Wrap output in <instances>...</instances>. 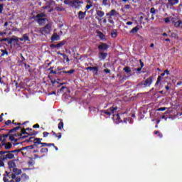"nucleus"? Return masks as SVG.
<instances>
[{
  "label": "nucleus",
  "mask_w": 182,
  "mask_h": 182,
  "mask_svg": "<svg viewBox=\"0 0 182 182\" xmlns=\"http://www.w3.org/2000/svg\"><path fill=\"white\" fill-rule=\"evenodd\" d=\"M13 173L5 171L4 174V182H21V174H22V170L18 168H15L11 170Z\"/></svg>",
  "instance_id": "f257e3e1"
},
{
  "label": "nucleus",
  "mask_w": 182,
  "mask_h": 182,
  "mask_svg": "<svg viewBox=\"0 0 182 182\" xmlns=\"http://www.w3.org/2000/svg\"><path fill=\"white\" fill-rule=\"evenodd\" d=\"M3 152H5V154L0 156V167H5V164L4 161L15 159V155L12 153L11 151H3Z\"/></svg>",
  "instance_id": "f03ea898"
},
{
  "label": "nucleus",
  "mask_w": 182,
  "mask_h": 182,
  "mask_svg": "<svg viewBox=\"0 0 182 182\" xmlns=\"http://www.w3.org/2000/svg\"><path fill=\"white\" fill-rule=\"evenodd\" d=\"M33 142V149H42V147H45L46 146H53V144H48L46 142H42V138H36L34 139Z\"/></svg>",
  "instance_id": "7ed1b4c3"
},
{
  "label": "nucleus",
  "mask_w": 182,
  "mask_h": 182,
  "mask_svg": "<svg viewBox=\"0 0 182 182\" xmlns=\"http://www.w3.org/2000/svg\"><path fill=\"white\" fill-rule=\"evenodd\" d=\"M118 109L119 107H117V106L113 105L112 107H109L107 110L102 109L100 112L101 113H104V114H106L107 116H112V114H113V113H114V112Z\"/></svg>",
  "instance_id": "20e7f679"
},
{
  "label": "nucleus",
  "mask_w": 182,
  "mask_h": 182,
  "mask_svg": "<svg viewBox=\"0 0 182 182\" xmlns=\"http://www.w3.org/2000/svg\"><path fill=\"white\" fill-rule=\"evenodd\" d=\"M117 11L115 9H112L109 13H107L106 15L108 16V22L114 25V21H113L112 16H116Z\"/></svg>",
  "instance_id": "39448f33"
},
{
  "label": "nucleus",
  "mask_w": 182,
  "mask_h": 182,
  "mask_svg": "<svg viewBox=\"0 0 182 182\" xmlns=\"http://www.w3.org/2000/svg\"><path fill=\"white\" fill-rule=\"evenodd\" d=\"M68 43V41L66 40H63L62 41H60L58 44H50V48L51 49H60L61 48H63L65 45Z\"/></svg>",
  "instance_id": "423d86ee"
},
{
  "label": "nucleus",
  "mask_w": 182,
  "mask_h": 182,
  "mask_svg": "<svg viewBox=\"0 0 182 182\" xmlns=\"http://www.w3.org/2000/svg\"><path fill=\"white\" fill-rule=\"evenodd\" d=\"M52 31V26L50 25V23H48L46 24L44 27H43L41 28V32H43V33H50V32Z\"/></svg>",
  "instance_id": "0eeeda50"
},
{
  "label": "nucleus",
  "mask_w": 182,
  "mask_h": 182,
  "mask_svg": "<svg viewBox=\"0 0 182 182\" xmlns=\"http://www.w3.org/2000/svg\"><path fill=\"white\" fill-rule=\"evenodd\" d=\"M171 21L176 28H181L182 29V21L177 20L176 18H172Z\"/></svg>",
  "instance_id": "6e6552de"
},
{
  "label": "nucleus",
  "mask_w": 182,
  "mask_h": 182,
  "mask_svg": "<svg viewBox=\"0 0 182 182\" xmlns=\"http://www.w3.org/2000/svg\"><path fill=\"white\" fill-rule=\"evenodd\" d=\"M107 49H109V45L105 43H101V44L98 46V50L100 51L105 52V50H107Z\"/></svg>",
  "instance_id": "1a4fd4ad"
},
{
  "label": "nucleus",
  "mask_w": 182,
  "mask_h": 182,
  "mask_svg": "<svg viewBox=\"0 0 182 182\" xmlns=\"http://www.w3.org/2000/svg\"><path fill=\"white\" fill-rule=\"evenodd\" d=\"M85 70H92L94 75H99V67H87L85 68Z\"/></svg>",
  "instance_id": "9d476101"
},
{
  "label": "nucleus",
  "mask_w": 182,
  "mask_h": 182,
  "mask_svg": "<svg viewBox=\"0 0 182 182\" xmlns=\"http://www.w3.org/2000/svg\"><path fill=\"white\" fill-rule=\"evenodd\" d=\"M154 77L153 76H150L146 80H144V87H150L151 83H153V79Z\"/></svg>",
  "instance_id": "9b49d317"
},
{
  "label": "nucleus",
  "mask_w": 182,
  "mask_h": 182,
  "mask_svg": "<svg viewBox=\"0 0 182 182\" xmlns=\"http://www.w3.org/2000/svg\"><path fill=\"white\" fill-rule=\"evenodd\" d=\"M96 13H97L96 19H97V21H102V18L105 16V11H100V10H96Z\"/></svg>",
  "instance_id": "f8f14e48"
},
{
  "label": "nucleus",
  "mask_w": 182,
  "mask_h": 182,
  "mask_svg": "<svg viewBox=\"0 0 182 182\" xmlns=\"http://www.w3.org/2000/svg\"><path fill=\"white\" fill-rule=\"evenodd\" d=\"M8 166L10 171H12L14 168H16V164L15 163V160H11L8 162Z\"/></svg>",
  "instance_id": "ddd939ff"
},
{
  "label": "nucleus",
  "mask_w": 182,
  "mask_h": 182,
  "mask_svg": "<svg viewBox=\"0 0 182 182\" xmlns=\"http://www.w3.org/2000/svg\"><path fill=\"white\" fill-rule=\"evenodd\" d=\"M166 76V74L164 73H161L160 75L158 76L157 80L155 83V87L159 86V85H161V79Z\"/></svg>",
  "instance_id": "4468645a"
},
{
  "label": "nucleus",
  "mask_w": 182,
  "mask_h": 182,
  "mask_svg": "<svg viewBox=\"0 0 182 182\" xmlns=\"http://www.w3.org/2000/svg\"><path fill=\"white\" fill-rule=\"evenodd\" d=\"M107 53H103V52H100L98 54V58L100 60H105L107 58Z\"/></svg>",
  "instance_id": "2eb2a0df"
},
{
  "label": "nucleus",
  "mask_w": 182,
  "mask_h": 182,
  "mask_svg": "<svg viewBox=\"0 0 182 182\" xmlns=\"http://www.w3.org/2000/svg\"><path fill=\"white\" fill-rule=\"evenodd\" d=\"M52 42H55V41H60V36L58 35V33H54L51 36Z\"/></svg>",
  "instance_id": "dca6fc26"
},
{
  "label": "nucleus",
  "mask_w": 182,
  "mask_h": 182,
  "mask_svg": "<svg viewBox=\"0 0 182 182\" xmlns=\"http://www.w3.org/2000/svg\"><path fill=\"white\" fill-rule=\"evenodd\" d=\"M2 146H4V149L6 150H9L10 149L12 148V144L11 142H8V143L3 142Z\"/></svg>",
  "instance_id": "f3484780"
},
{
  "label": "nucleus",
  "mask_w": 182,
  "mask_h": 182,
  "mask_svg": "<svg viewBox=\"0 0 182 182\" xmlns=\"http://www.w3.org/2000/svg\"><path fill=\"white\" fill-rule=\"evenodd\" d=\"M61 73H65V74H68V75H72L73 73H75V69H71L68 71L66 70H63L60 72L58 73V75H60Z\"/></svg>",
  "instance_id": "a211bd4d"
},
{
  "label": "nucleus",
  "mask_w": 182,
  "mask_h": 182,
  "mask_svg": "<svg viewBox=\"0 0 182 182\" xmlns=\"http://www.w3.org/2000/svg\"><path fill=\"white\" fill-rule=\"evenodd\" d=\"M179 1L178 0H168V4L170 6H174V5H177L178 4Z\"/></svg>",
  "instance_id": "6ab92c4d"
},
{
  "label": "nucleus",
  "mask_w": 182,
  "mask_h": 182,
  "mask_svg": "<svg viewBox=\"0 0 182 182\" xmlns=\"http://www.w3.org/2000/svg\"><path fill=\"white\" fill-rule=\"evenodd\" d=\"M21 181H28L29 180V176L26 173H23L21 176Z\"/></svg>",
  "instance_id": "aec40b11"
},
{
  "label": "nucleus",
  "mask_w": 182,
  "mask_h": 182,
  "mask_svg": "<svg viewBox=\"0 0 182 182\" xmlns=\"http://www.w3.org/2000/svg\"><path fill=\"white\" fill-rule=\"evenodd\" d=\"M85 16H86V12H83L82 11L78 12V18L85 19Z\"/></svg>",
  "instance_id": "412c9836"
},
{
  "label": "nucleus",
  "mask_w": 182,
  "mask_h": 182,
  "mask_svg": "<svg viewBox=\"0 0 182 182\" xmlns=\"http://www.w3.org/2000/svg\"><path fill=\"white\" fill-rule=\"evenodd\" d=\"M37 22L39 25H45V23H46V18H38Z\"/></svg>",
  "instance_id": "4be33fe9"
},
{
  "label": "nucleus",
  "mask_w": 182,
  "mask_h": 182,
  "mask_svg": "<svg viewBox=\"0 0 182 182\" xmlns=\"http://www.w3.org/2000/svg\"><path fill=\"white\" fill-rule=\"evenodd\" d=\"M119 77V81L120 83H124L125 80H127V76L117 75Z\"/></svg>",
  "instance_id": "5701e85b"
},
{
  "label": "nucleus",
  "mask_w": 182,
  "mask_h": 182,
  "mask_svg": "<svg viewBox=\"0 0 182 182\" xmlns=\"http://www.w3.org/2000/svg\"><path fill=\"white\" fill-rule=\"evenodd\" d=\"M73 1L71 0H64V4L65 5H69L70 6H74Z\"/></svg>",
  "instance_id": "b1692460"
},
{
  "label": "nucleus",
  "mask_w": 182,
  "mask_h": 182,
  "mask_svg": "<svg viewBox=\"0 0 182 182\" xmlns=\"http://www.w3.org/2000/svg\"><path fill=\"white\" fill-rule=\"evenodd\" d=\"M139 26H136L130 31V33H137V32H139Z\"/></svg>",
  "instance_id": "393cba45"
},
{
  "label": "nucleus",
  "mask_w": 182,
  "mask_h": 182,
  "mask_svg": "<svg viewBox=\"0 0 182 182\" xmlns=\"http://www.w3.org/2000/svg\"><path fill=\"white\" fill-rule=\"evenodd\" d=\"M59 120L60 122L58 123V127L59 130H62V129H63V126H64L63 121L60 119Z\"/></svg>",
  "instance_id": "a878e982"
},
{
  "label": "nucleus",
  "mask_w": 182,
  "mask_h": 182,
  "mask_svg": "<svg viewBox=\"0 0 182 182\" xmlns=\"http://www.w3.org/2000/svg\"><path fill=\"white\" fill-rule=\"evenodd\" d=\"M21 150H33V145H30V146H25V147H22L21 148Z\"/></svg>",
  "instance_id": "bb28decb"
},
{
  "label": "nucleus",
  "mask_w": 182,
  "mask_h": 182,
  "mask_svg": "<svg viewBox=\"0 0 182 182\" xmlns=\"http://www.w3.org/2000/svg\"><path fill=\"white\" fill-rule=\"evenodd\" d=\"M111 36H112V38H117V30H116V29L112 30V32H111Z\"/></svg>",
  "instance_id": "cd10ccee"
},
{
  "label": "nucleus",
  "mask_w": 182,
  "mask_h": 182,
  "mask_svg": "<svg viewBox=\"0 0 182 182\" xmlns=\"http://www.w3.org/2000/svg\"><path fill=\"white\" fill-rule=\"evenodd\" d=\"M45 16H46V14H45V13H41V14H37L36 18L37 19H39V18H45Z\"/></svg>",
  "instance_id": "c85d7f7f"
},
{
  "label": "nucleus",
  "mask_w": 182,
  "mask_h": 182,
  "mask_svg": "<svg viewBox=\"0 0 182 182\" xmlns=\"http://www.w3.org/2000/svg\"><path fill=\"white\" fill-rule=\"evenodd\" d=\"M36 139L35 136H31L28 139L26 140V143H34Z\"/></svg>",
  "instance_id": "c756f323"
},
{
  "label": "nucleus",
  "mask_w": 182,
  "mask_h": 182,
  "mask_svg": "<svg viewBox=\"0 0 182 182\" xmlns=\"http://www.w3.org/2000/svg\"><path fill=\"white\" fill-rule=\"evenodd\" d=\"M14 41L18 42V38H9V40L7 41L9 45H11Z\"/></svg>",
  "instance_id": "7c9ffc66"
},
{
  "label": "nucleus",
  "mask_w": 182,
  "mask_h": 182,
  "mask_svg": "<svg viewBox=\"0 0 182 182\" xmlns=\"http://www.w3.org/2000/svg\"><path fill=\"white\" fill-rule=\"evenodd\" d=\"M117 123H122L123 120H122V118H120V114H117Z\"/></svg>",
  "instance_id": "2f4dec72"
},
{
  "label": "nucleus",
  "mask_w": 182,
  "mask_h": 182,
  "mask_svg": "<svg viewBox=\"0 0 182 182\" xmlns=\"http://www.w3.org/2000/svg\"><path fill=\"white\" fill-rule=\"evenodd\" d=\"M23 39L24 41V42H29L31 40H29V37L28 36V33H25L23 36Z\"/></svg>",
  "instance_id": "473e14b6"
},
{
  "label": "nucleus",
  "mask_w": 182,
  "mask_h": 182,
  "mask_svg": "<svg viewBox=\"0 0 182 182\" xmlns=\"http://www.w3.org/2000/svg\"><path fill=\"white\" fill-rule=\"evenodd\" d=\"M38 134V132L33 130L30 132H28V136H36Z\"/></svg>",
  "instance_id": "72a5a7b5"
},
{
  "label": "nucleus",
  "mask_w": 182,
  "mask_h": 182,
  "mask_svg": "<svg viewBox=\"0 0 182 182\" xmlns=\"http://www.w3.org/2000/svg\"><path fill=\"white\" fill-rule=\"evenodd\" d=\"M49 151V149H48V148H44L43 146L41 147V150H40V152L41 153H46L48 154V152Z\"/></svg>",
  "instance_id": "f704fd0d"
},
{
  "label": "nucleus",
  "mask_w": 182,
  "mask_h": 182,
  "mask_svg": "<svg viewBox=\"0 0 182 182\" xmlns=\"http://www.w3.org/2000/svg\"><path fill=\"white\" fill-rule=\"evenodd\" d=\"M1 137L3 139V143H5V141H6V138L9 137V134H3L1 135Z\"/></svg>",
  "instance_id": "c9c22d12"
},
{
  "label": "nucleus",
  "mask_w": 182,
  "mask_h": 182,
  "mask_svg": "<svg viewBox=\"0 0 182 182\" xmlns=\"http://www.w3.org/2000/svg\"><path fill=\"white\" fill-rule=\"evenodd\" d=\"M136 87H140V89L145 87H144V81H141V82L138 83Z\"/></svg>",
  "instance_id": "e433bc0d"
},
{
  "label": "nucleus",
  "mask_w": 182,
  "mask_h": 182,
  "mask_svg": "<svg viewBox=\"0 0 182 182\" xmlns=\"http://www.w3.org/2000/svg\"><path fill=\"white\" fill-rule=\"evenodd\" d=\"M1 52H2V53H1V57H2V56H5V55H9L8 50H7L6 49H5V50H1Z\"/></svg>",
  "instance_id": "4c0bfd02"
},
{
  "label": "nucleus",
  "mask_w": 182,
  "mask_h": 182,
  "mask_svg": "<svg viewBox=\"0 0 182 182\" xmlns=\"http://www.w3.org/2000/svg\"><path fill=\"white\" fill-rule=\"evenodd\" d=\"M123 70H124L126 73H130V72H132V70H130V67H125L123 68Z\"/></svg>",
  "instance_id": "58836bf2"
},
{
  "label": "nucleus",
  "mask_w": 182,
  "mask_h": 182,
  "mask_svg": "<svg viewBox=\"0 0 182 182\" xmlns=\"http://www.w3.org/2000/svg\"><path fill=\"white\" fill-rule=\"evenodd\" d=\"M53 144V145H50V146H47L48 147H54L55 150L56 151H58V150H59V149H58V146H55V144H52V143H50V144Z\"/></svg>",
  "instance_id": "ea45409f"
},
{
  "label": "nucleus",
  "mask_w": 182,
  "mask_h": 182,
  "mask_svg": "<svg viewBox=\"0 0 182 182\" xmlns=\"http://www.w3.org/2000/svg\"><path fill=\"white\" fill-rule=\"evenodd\" d=\"M21 151H23V149H22V148L21 149H16V150H12L11 151V153H21Z\"/></svg>",
  "instance_id": "a19ab883"
},
{
  "label": "nucleus",
  "mask_w": 182,
  "mask_h": 182,
  "mask_svg": "<svg viewBox=\"0 0 182 182\" xmlns=\"http://www.w3.org/2000/svg\"><path fill=\"white\" fill-rule=\"evenodd\" d=\"M28 136L29 135H23V136H22V134H18L19 139H26V138H28Z\"/></svg>",
  "instance_id": "79ce46f5"
},
{
  "label": "nucleus",
  "mask_w": 182,
  "mask_h": 182,
  "mask_svg": "<svg viewBox=\"0 0 182 182\" xmlns=\"http://www.w3.org/2000/svg\"><path fill=\"white\" fill-rule=\"evenodd\" d=\"M21 134H29V132H26V129L23 128V129H21Z\"/></svg>",
  "instance_id": "37998d69"
},
{
  "label": "nucleus",
  "mask_w": 182,
  "mask_h": 182,
  "mask_svg": "<svg viewBox=\"0 0 182 182\" xmlns=\"http://www.w3.org/2000/svg\"><path fill=\"white\" fill-rule=\"evenodd\" d=\"M108 1L109 0H102V5H104L105 6H107V5H109Z\"/></svg>",
  "instance_id": "c03bdc74"
},
{
  "label": "nucleus",
  "mask_w": 182,
  "mask_h": 182,
  "mask_svg": "<svg viewBox=\"0 0 182 182\" xmlns=\"http://www.w3.org/2000/svg\"><path fill=\"white\" fill-rule=\"evenodd\" d=\"M4 124H6V126H9V124H12V121H11V119H8L4 122Z\"/></svg>",
  "instance_id": "a18cd8bd"
},
{
  "label": "nucleus",
  "mask_w": 182,
  "mask_h": 182,
  "mask_svg": "<svg viewBox=\"0 0 182 182\" xmlns=\"http://www.w3.org/2000/svg\"><path fill=\"white\" fill-rule=\"evenodd\" d=\"M55 137H57V139L59 140L60 139H62V134L61 133H58L55 134Z\"/></svg>",
  "instance_id": "49530a36"
},
{
  "label": "nucleus",
  "mask_w": 182,
  "mask_h": 182,
  "mask_svg": "<svg viewBox=\"0 0 182 182\" xmlns=\"http://www.w3.org/2000/svg\"><path fill=\"white\" fill-rule=\"evenodd\" d=\"M167 109V107H160V108H158L157 111L158 112H164V110H166Z\"/></svg>",
  "instance_id": "de8ad7c7"
},
{
  "label": "nucleus",
  "mask_w": 182,
  "mask_h": 182,
  "mask_svg": "<svg viewBox=\"0 0 182 182\" xmlns=\"http://www.w3.org/2000/svg\"><path fill=\"white\" fill-rule=\"evenodd\" d=\"M9 140L10 141H14L15 140V136H14L12 134L10 135L9 134Z\"/></svg>",
  "instance_id": "09e8293b"
},
{
  "label": "nucleus",
  "mask_w": 182,
  "mask_h": 182,
  "mask_svg": "<svg viewBox=\"0 0 182 182\" xmlns=\"http://www.w3.org/2000/svg\"><path fill=\"white\" fill-rule=\"evenodd\" d=\"M73 5L75 6V4H77V5H79V4H81L82 2L79 0H73Z\"/></svg>",
  "instance_id": "8fccbe9b"
},
{
  "label": "nucleus",
  "mask_w": 182,
  "mask_h": 182,
  "mask_svg": "<svg viewBox=\"0 0 182 182\" xmlns=\"http://www.w3.org/2000/svg\"><path fill=\"white\" fill-rule=\"evenodd\" d=\"M58 55H60V56H63V58H67L66 54L60 53V51L57 52Z\"/></svg>",
  "instance_id": "3c124183"
},
{
  "label": "nucleus",
  "mask_w": 182,
  "mask_h": 182,
  "mask_svg": "<svg viewBox=\"0 0 182 182\" xmlns=\"http://www.w3.org/2000/svg\"><path fill=\"white\" fill-rule=\"evenodd\" d=\"M7 41H9V38H0V42H7Z\"/></svg>",
  "instance_id": "603ef678"
},
{
  "label": "nucleus",
  "mask_w": 182,
  "mask_h": 182,
  "mask_svg": "<svg viewBox=\"0 0 182 182\" xmlns=\"http://www.w3.org/2000/svg\"><path fill=\"white\" fill-rule=\"evenodd\" d=\"M92 6H93V4H87V6H86V11H89V9H90V8H92Z\"/></svg>",
  "instance_id": "864d4df0"
},
{
  "label": "nucleus",
  "mask_w": 182,
  "mask_h": 182,
  "mask_svg": "<svg viewBox=\"0 0 182 182\" xmlns=\"http://www.w3.org/2000/svg\"><path fill=\"white\" fill-rule=\"evenodd\" d=\"M43 137H48V136H49V132H44L43 133Z\"/></svg>",
  "instance_id": "5fc2aeb1"
},
{
  "label": "nucleus",
  "mask_w": 182,
  "mask_h": 182,
  "mask_svg": "<svg viewBox=\"0 0 182 182\" xmlns=\"http://www.w3.org/2000/svg\"><path fill=\"white\" fill-rule=\"evenodd\" d=\"M150 12L151 14H156V9L154 7L151 8Z\"/></svg>",
  "instance_id": "6e6d98bb"
},
{
  "label": "nucleus",
  "mask_w": 182,
  "mask_h": 182,
  "mask_svg": "<svg viewBox=\"0 0 182 182\" xmlns=\"http://www.w3.org/2000/svg\"><path fill=\"white\" fill-rule=\"evenodd\" d=\"M63 59H65V60H66V62H67L68 63H69L70 62V59H69V56H68L67 55H66V57H65V58L63 57Z\"/></svg>",
  "instance_id": "4d7b16f0"
},
{
  "label": "nucleus",
  "mask_w": 182,
  "mask_h": 182,
  "mask_svg": "<svg viewBox=\"0 0 182 182\" xmlns=\"http://www.w3.org/2000/svg\"><path fill=\"white\" fill-rule=\"evenodd\" d=\"M4 11V4H0V14H2Z\"/></svg>",
  "instance_id": "13d9d810"
},
{
  "label": "nucleus",
  "mask_w": 182,
  "mask_h": 182,
  "mask_svg": "<svg viewBox=\"0 0 182 182\" xmlns=\"http://www.w3.org/2000/svg\"><path fill=\"white\" fill-rule=\"evenodd\" d=\"M23 65H24L26 69H29V68H31V65L26 64V63H23Z\"/></svg>",
  "instance_id": "bf43d9fd"
},
{
  "label": "nucleus",
  "mask_w": 182,
  "mask_h": 182,
  "mask_svg": "<svg viewBox=\"0 0 182 182\" xmlns=\"http://www.w3.org/2000/svg\"><path fill=\"white\" fill-rule=\"evenodd\" d=\"M40 126L39 124H36L33 126V129H39Z\"/></svg>",
  "instance_id": "052dcab7"
},
{
  "label": "nucleus",
  "mask_w": 182,
  "mask_h": 182,
  "mask_svg": "<svg viewBox=\"0 0 182 182\" xmlns=\"http://www.w3.org/2000/svg\"><path fill=\"white\" fill-rule=\"evenodd\" d=\"M51 83H52L53 86H55V83L59 84V81L55 80H53V81H51Z\"/></svg>",
  "instance_id": "680f3d73"
},
{
  "label": "nucleus",
  "mask_w": 182,
  "mask_h": 182,
  "mask_svg": "<svg viewBox=\"0 0 182 182\" xmlns=\"http://www.w3.org/2000/svg\"><path fill=\"white\" fill-rule=\"evenodd\" d=\"M139 63H140L141 68H143L144 66V63H143V61H141V60H139Z\"/></svg>",
  "instance_id": "e2e57ef3"
},
{
  "label": "nucleus",
  "mask_w": 182,
  "mask_h": 182,
  "mask_svg": "<svg viewBox=\"0 0 182 182\" xmlns=\"http://www.w3.org/2000/svg\"><path fill=\"white\" fill-rule=\"evenodd\" d=\"M164 73L165 75H170V71L168 70H164Z\"/></svg>",
  "instance_id": "0e129e2a"
},
{
  "label": "nucleus",
  "mask_w": 182,
  "mask_h": 182,
  "mask_svg": "<svg viewBox=\"0 0 182 182\" xmlns=\"http://www.w3.org/2000/svg\"><path fill=\"white\" fill-rule=\"evenodd\" d=\"M165 23H168V22H170V18H166L164 19Z\"/></svg>",
  "instance_id": "69168bd1"
},
{
  "label": "nucleus",
  "mask_w": 182,
  "mask_h": 182,
  "mask_svg": "<svg viewBox=\"0 0 182 182\" xmlns=\"http://www.w3.org/2000/svg\"><path fill=\"white\" fill-rule=\"evenodd\" d=\"M125 9H130V4H127L124 6Z\"/></svg>",
  "instance_id": "338daca9"
},
{
  "label": "nucleus",
  "mask_w": 182,
  "mask_h": 182,
  "mask_svg": "<svg viewBox=\"0 0 182 182\" xmlns=\"http://www.w3.org/2000/svg\"><path fill=\"white\" fill-rule=\"evenodd\" d=\"M104 72H105V73H110V70H109V69H105V70H104Z\"/></svg>",
  "instance_id": "774afa93"
}]
</instances>
